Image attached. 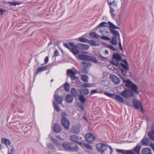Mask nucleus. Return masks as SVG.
Segmentation results:
<instances>
[{
    "label": "nucleus",
    "instance_id": "nucleus-1",
    "mask_svg": "<svg viewBox=\"0 0 154 154\" xmlns=\"http://www.w3.org/2000/svg\"><path fill=\"white\" fill-rule=\"evenodd\" d=\"M124 82L125 83V86L130 88L132 91L129 89H126L121 92V95L125 98H129V97L134 96V93L133 92L137 94H139L138 88L136 85L130 80H124Z\"/></svg>",
    "mask_w": 154,
    "mask_h": 154
},
{
    "label": "nucleus",
    "instance_id": "nucleus-2",
    "mask_svg": "<svg viewBox=\"0 0 154 154\" xmlns=\"http://www.w3.org/2000/svg\"><path fill=\"white\" fill-rule=\"evenodd\" d=\"M104 94L120 103H124L125 102L124 99L119 95H115L114 93L111 94L108 92H105Z\"/></svg>",
    "mask_w": 154,
    "mask_h": 154
},
{
    "label": "nucleus",
    "instance_id": "nucleus-3",
    "mask_svg": "<svg viewBox=\"0 0 154 154\" xmlns=\"http://www.w3.org/2000/svg\"><path fill=\"white\" fill-rule=\"evenodd\" d=\"M107 2L110 7V13L111 14L112 16L114 17L115 15L113 13L115 11V10L112 7V6L113 5L114 7L117 8V3L116 2L115 0H107Z\"/></svg>",
    "mask_w": 154,
    "mask_h": 154
},
{
    "label": "nucleus",
    "instance_id": "nucleus-4",
    "mask_svg": "<svg viewBox=\"0 0 154 154\" xmlns=\"http://www.w3.org/2000/svg\"><path fill=\"white\" fill-rule=\"evenodd\" d=\"M62 118L61 122L62 125L66 129H67V114L65 112H62L61 114Z\"/></svg>",
    "mask_w": 154,
    "mask_h": 154
},
{
    "label": "nucleus",
    "instance_id": "nucleus-5",
    "mask_svg": "<svg viewBox=\"0 0 154 154\" xmlns=\"http://www.w3.org/2000/svg\"><path fill=\"white\" fill-rule=\"evenodd\" d=\"M96 148L98 152L103 153L106 150L107 146L106 145L100 143L96 145Z\"/></svg>",
    "mask_w": 154,
    "mask_h": 154
},
{
    "label": "nucleus",
    "instance_id": "nucleus-6",
    "mask_svg": "<svg viewBox=\"0 0 154 154\" xmlns=\"http://www.w3.org/2000/svg\"><path fill=\"white\" fill-rule=\"evenodd\" d=\"M85 138L87 141L90 143H92L95 139V137L90 133L86 134Z\"/></svg>",
    "mask_w": 154,
    "mask_h": 154
},
{
    "label": "nucleus",
    "instance_id": "nucleus-7",
    "mask_svg": "<svg viewBox=\"0 0 154 154\" xmlns=\"http://www.w3.org/2000/svg\"><path fill=\"white\" fill-rule=\"evenodd\" d=\"M79 147L77 145L74 143H68V151L71 152L77 151Z\"/></svg>",
    "mask_w": 154,
    "mask_h": 154
},
{
    "label": "nucleus",
    "instance_id": "nucleus-8",
    "mask_svg": "<svg viewBox=\"0 0 154 154\" xmlns=\"http://www.w3.org/2000/svg\"><path fill=\"white\" fill-rule=\"evenodd\" d=\"M75 47L81 50H85L88 49L90 47L87 45L78 43L75 45Z\"/></svg>",
    "mask_w": 154,
    "mask_h": 154
},
{
    "label": "nucleus",
    "instance_id": "nucleus-9",
    "mask_svg": "<svg viewBox=\"0 0 154 154\" xmlns=\"http://www.w3.org/2000/svg\"><path fill=\"white\" fill-rule=\"evenodd\" d=\"M82 137H79L75 135H73L71 136L70 137V140L73 142H74L79 144H81L82 142H81Z\"/></svg>",
    "mask_w": 154,
    "mask_h": 154
},
{
    "label": "nucleus",
    "instance_id": "nucleus-10",
    "mask_svg": "<svg viewBox=\"0 0 154 154\" xmlns=\"http://www.w3.org/2000/svg\"><path fill=\"white\" fill-rule=\"evenodd\" d=\"M109 78L111 79L112 82L115 85H118L120 83V79L114 75H110Z\"/></svg>",
    "mask_w": 154,
    "mask_h": 154
},
{
    "label": "nucleus",
    "instance_id": "nucleus-11",
    "mask_svg": "<svg viewBox=\"0 0 154 154\" xmlns=\"http://www.w3.org/2000/svg\"><path fill=\"white\" fill-rule=\"evenodd\" d=\"M54 98L57 103L59 104H62V101L63 100V97L58 94H55L54 95Z\"/></svg>",
    "mask_w": 154,
    "mask_h": 154
},
{
    "label": "nucleus",
    "instance_id": "nucleus-12",
    "mask_svg": "<svg viewBox=\"0 0 154 154\" xmlns=\"http://www.w3.org/2000/svg\"><path fill=\"white\" fill-rule=\"evenodd\" d=\"M75 73L72 69H68V75H70V77L72 80H77L78 79V78L75 76Z\"/></svg>",
    "mask_w": 154,
    "mask_h": 154
},
{
    "label": "nucleus",
    "instance_id": "nucleus-13",
    "mask_svg": "<svg viewBox=\"0 0 154 154\" xmlns=\"http://www.w3.org/2000/svg\"><path fill=\"white\" fill-rule=\"evenodd\" d=\"M116 150L117 152H121L123 154H135L132 150H126L117 149Z\"/></svg>",
    "mask_w": 154,
    "mask_h": 154
},
{
    "label": "nucleus",
    "instance_id": "nucleus-14",
    "mask_svg": "<svg viewBox=\"0 0 154 154\" xmlns=\"http://www.w3.org/2000/svg\"><path fill=\"white\" fill-rule=\"evenodd\" d=\"M53 127L54 131L56 133H59L61 130V128L60 125L57 122L54 123Z\"/></svg>",
    "mask_w": 154,
    "mask_h": 154
},
{
    "label": "nucleus",
    "instance_id": "nucleus-15",
    "mask_svg": "<svg viewBox=\"0 0 154 154\" xmlns=\"http://www.w3.org/2000/svg\"><path fill=\"white\" fill-rule=\"evenodd\" d=\"M133 105L136 109H138L141 106V103L139 100L134 99L133 100Z\"/></svg>",
    "mask_w": 154,
    "mask_h": 154
},
{
    "label": "nucleus",
    "instance_id": "nucleus-16",
    "mask_svg": "<svg viewBox=\"0 0 154 154\" xmlns=\"http://www.w3.org/2000/svg\"><path fill=\"white\" fill-rule=\"evenodd\" d=\"M49 65H46L43 66H40L36 70L35 72L36 75H37L39 72L44 71L47 69Z\"/></svg>",
    "mask_w": 154,
    "mask_h": 154
},
{
    "label": "nucleus",
    "instance_id": "nucleus-17",
    "mask_svg": "<svg viewBox=\"0 0 154 154\" xmlns=\"http://www.w3.org/2000/svg\"><path fill=\"white\" fill-rule=\"evenodd\" d=\"M141 146L140 145H137L133 149H132L133 152L135 154H140V150Z\"/></svg>",
    "mask_w": 154,
    "mask_h": 154
},
{
    "label": "nucleus",
    "instance_id": "nucleus-18",
    "mask_svg": "<svg viewBox=\"0 0 154 154\" xmlns=\"http://www.w3.org/2000/svg\"><path fill=\"white\" fill-rule=\"evenodd\" d=\"M123 62L125 63V64L122 63H121L120 64L122 68L126 70H128L129 68L127 61L125 60H123Z\"/></svg>",
    "mask_w": 154,
    "mask_h": 154
},
{
    "label": "nucleus",
    "instance_id": "nucleus-19",
    "mask_svg": "<svg viewBox=\"0 0 154 154\" xmlns=\"http://www.w3.org/2000/svg\"><path fill=\"white\" fill-rule=\"evenodd\" d=\"M79 92L81 94V95H85L88 94L89 92V90L87 88H81Z\"/></svg>",
    "mask_w": 154,
    "mask_h": 154
},
{
    "label": "nucleus",
    "instance_id": "nucleus-20",
    "mask_svg": "<svg viewBox=\"0 0 154 154\" xmlns=\"http://www.w3.org/2000/svg\"><path fill=\"white\" fill-rule=\"evenodd\" d=\"M76 48H77L75 47V46L74 47L72 48H69L68 46V49L70 50L72 53L74 55H75L78 54L79 53V51Z\"/></svg>",
    "mask_w": 154,
    "mask_h": 154
},
{
    "label": "nucleus",
    "instance_id": "nucleus-21",
    "mask_svg": "<svg viewBox=\"0 0 154 154\" xmlns=\"http://www.w3.org/2000/svg\"><path fill=\"white\" fill-rule=\"evenodd\" d=\"M109 31L111 33L114 35L113 37H116L118 38L120 37V34L118 31L111 29H110Z\"/></svg>",
    "mask_w": 154,
    "mask_h": 154
},
{
    "label": "nucleus",
    "instance_id": "nucleus-22",
    "mask_svg": "<svg viewBox=\"0 0 154 154\" xmlns=\"http://www.w3.org/2000/svg\"><path fill=\"white\" fill-rule=\"evenodd\" d=\"M51 140L55 145H57L59 149L60 150H63L61 148V145L60 144V143L59 142L58 140L54 138H52Z\"/></svg>",
    "mask_w": 154,
    "mask_h": 154
},
{
    "label": "nucleus",
    "instance_id": "nucleus-23",
    "mask_svg": "<svg viewBox=\"0 0 154 154\" xmlns=\"http://www.w3.org/2000/svg\"><path fill=\"white\" fill-rule=\"evenodd\" d=\"M108 23L109 24V30L110 29H111L112 30L113 29H119V28L115 25H114L111 22L109 21H108Z\"/></svg>",
    "mask_w": 154,
    "mask_h": 154
},
{
    "label": "nucleus",
    "instance_id": "nucleus-24",
    "mask_svg": "<svg viewBox=\"0 0 154 154\" xmlns=\"http://www.w3.org/2000/svg\"><path fill=\"white\" fill-rule=\"evenodd\" d=\"M72 130L74 133L77 134L80 131V127L79 125L75 126L73 127Z\"/></svg>",
    "mask_w": 154,
    "mask_h": 154
},
{
    "label": "nucleus",
    "instance_id": "nucleus-25",
    "mask_svg": "<svg viewBox=\"0 0 154 154\" xmlns=\"http://www.w3.org/2000/svg\"><path fill=\"white\" fill-rule=\"evenodd\" d=\"M108 23L106 22H102L98 25L96 27V29H99L102 28L107 26Z\"/></svg>",
    "mask_w": 154,
    "mask_h": 154
},
{
    "label": "nucleus",
    "instance_id": "nucleus-26",
    "mask_svg": "<svg viewBox=\"0 0 154 154\" xmlns=\"http://www.w3.org/2000/svg\"><path fill=\"white\" fill-rule=\"evenodd\" d=\"M142 154H152L151 151L149 148H146L143 149L142 151Z\"/></svg>",
    "mask_w": 154,
    "mask_h": 154
},
{
    "label": "nucleus",
    "instance_id": "nucleus-27",
    "mask_svg": "<svg viewBox=\"0 0 154 154\" xmlns=\"http://www.w3.org/2000/svg\"><path fill=\"white\" fill-rule=\"evenodd\" d=\"M1 142L2 143L5 144L7 146H8L11 143L9 140H7L4 138L2 139Z\"/></svg>",
    "mask_w": 154,
    "mask_h": 154
},
{
    "label": "nucleus",
    "instance_id": "nucleus-28",
    "mask_svg": "<svg viewBox=\"0 0 154 154\" xmlns=\"http://www.w3.org/2000/svg\"><path fill=\"white\" fill-rule=\"evenodd\" d=\"M88 56L86 55H84L82 54H79L78 55V58L81 60H88Z\"/></svg>",
    "mask_w": 154,
    "mask_h": 154
},
{
    "label": "nucleus",
    "instance_id": "nucleus-29",
    "mask_svg": "<svg viewBox=\"0 0 154 154\" xmlns=\"http://www.w3.org/2000/svg\"><path fill=\"white\" fill-rule=\"evenodd\" d=\"M79 100L82 103L84 104L86 101V99L85 97L82 95L80 94L79 96Z\"/></svg>",
    "mask_w": 154,
    "mask_h": 154
},
{
    "label": "nucleus",
    "instance_id": "nucleus-30",
    "mask_svg": "<svg viewBox=\"0 0 154 154\" xmlns=\"http://www.w3.org/2000/svg\"><path fill=\"white\" fill-rule=\"evenodd\" d=\"M87 60H90L95 63H97V61L96 58L94 56H88Z\"/></svg>",
    "mask_w": 154,
    "mask_h": 154
},
{
    "label": "nucleus",
    "instance_id": "nucleus-31",
    "mask_svg": "<svg viewBox=\"0 0 154 154\" xmlns=\"http://www.w3.org/2000/svg\"><path fill=\"white\" fill-rule=\"evenodd\" d=\"M142 144L143 145L148 146L149 145V139L147 138H143L142 141Z\"/></svg>",
    "mask_w": 154,
    "mask_h": 154
},
{
    "label": "nucleus",
    "instance_id": "nucleus-32",
    "mask_svg": "<svg viewBox=\"0 0 154 154\" xmlns=\"http://www.w3.org/2000/svg\"><path fill=\"white\" fill-rule=\"evenodd\" d=\"M113 59L119 61L121 60L122 57L119 54H114L113 55Z\"/></svg>",
    "mask_w": 154,
    "mask_h": 154
},
{
    "label": "nucleus",
    "instance_id": "nucleus-33",
    "mask_svg": "<svg viewBox=\"0 0 154 154\" xmlns=\"http://www.w3.org/2000/svg\"><path fill=\"white\" fill-rule=\"evenodd\" d=\"M148 134L149 138L152 140L154 141V131L152 130L151 131L148 132Z\"/></svg>",
    "mask_w": 154,
    "mask_h": 154
},
{
    "label": "nucleus",
    "instance_id": "nucleus-34",
    "mask_svg": "<svg viewBox=\"0 0 154 154\" xmlns=\"http://www.w3.org/2000/svg\"><path fill=\"white\" fill-rule=\"evenodd\" d=\"M71 92L72 95L74 96H76L78 95L79 93L77 89L75 88L71 89Z\"/></svg>",
    "mask_w": 154,
    "mask_h": 154
},
{
    "label": "nucleus",
    "instance_id": "nucleus-35",
    "mask_svg": "<svg viewBox=\"0 0 154 154\" xmlns=\"http://www.w3.org/2000/svg\"><path fill=\"white\" fill-rule=\"evenodd\" d=\"M81 79L84 82H88V77L86 75H82Z\"/></svg>",
    "mask_w": 154,
    "mask_h": 154
},
{
    "label": "nucleus",
    "instance_id": "nucleus-36",
    "mask_svg": "<svg viewBox=\"0 0 154 154\" xmlns=\"http://www.w3.org/2000/svg\"><path fill=\"white\" fill-rule=\"evenodd\" d=\"M117 38L116 37H113L112 38L111 41V43L114 45H116L117 44Z\"/></svg>",
    "mask_w": 154,
    "mask_h": 154
},
{
    "label": "nucleus",
    "instance_id": "nucleus-37",
    "mask_svg": "<svg viewBox=\"0 0 154 154\" xmlns=\"http://www.w3.org/2000/svg\"><path fill=\"white\" fill-rule=\"evenodd\" d=\"M89 34L90 36L96 38H98L100 37L99 35L98 34L94 32L90 33Z\"/></svg>",
    "mask_w": 154,
    "mask_h": 154
},
{
    "label": "nucleus",
    "instance_id": "nucleus-38",
    "mask_svg": "<svg viewBox=\"0 0 154 154\" xmlns=\"http://www.w3.org/2000/svg\"><path fill=\"white\" fill-rule=\"evenodd\" d=\"M53 103L55 110L57 112H59L60 110L59 106L54 101H53Z\"/></svg>",
    "mask_w": 154,
    "mask_h": 154
},
{
    "label": "nucleus",
    "instance_id": "nucleus-39",
    "mask_svg": "<svg viewBox=\"0 0 154 154\" xmlns=\"http://www.w3.org/2000/svg\"><path fill=\"white\" fill-rule=\"evenodd\" d=\"M88 43L91 46H97L98 45V44L96 43V42L93 40H88Z\"/></svg>",
    "mask_w": 154,
    "mask_h": 154
},
{
    "label": "nucleus",
    "instance_id": "nucleus-40",
    "mask_svg": "<svg viewBox=\"0 0 154 154\" xmlns=\"http://www.w3.org/2000/svg\"><path fill=\"white\" fill-rule=\"evenodd\" d=\"M118 60L113 59L110 62L112 65H114L116 66H118L119 65Z\"/></svg>",
    "mask_w": 154,
    "mask_h": 154
},
{
    "label": "nucleus",
    "instance_id": "nucleus-41",
    "mask_svg": "<svg viewBox=\"0 0 154 154\" xmlns=\"http://www.w3.org/2000/svg\"><path fill=\"white\" fill-rule=\"evenodd\" d=\"M8 4L11 6H16L20 4V3L19 2H8Z\"/></svg>",
    "mask_w": 154,
    "mask_h": 154
},
{
    "label": "nucleus",
    "instance_id": "nucleus-42",
    "mask_svg": "<svg viewBox=\"0 0 154 154\" xmlns=\"http://www.w3.org/2000/svg\"><path fill=\"white\" fill-rule=\"evenodd\" d=\"M82 63L84 65V66L85 67V68H87V67H89L91 65V63L89 62L86 63L85 62L83 61L82 62Z\"/></svg>",
    "mask_w": 154,
    "mask_h": 154
},
{
    "label": "nucleus",
    "instance_id": "nucleus-43",
    "mask_svg": "<svg viewBox=\"0 0 154 154\" xmlns=\"http://www.w3.org/2000/svg\"><path fill=\"white\" fill-rule=\"evenodd\" d=\"M63 148L62 147V146H61V148L63 149L62 150H63V148H64L66 150H67V143L66 142H65L63 143Z\"/></svg>",
    "mask_w": 154,
    "mask_h": 154
},
{
    "label": "nucleus",
    "instance_id": "nucleus-44",
    "mask_svg": "<svg viewBox=\"0 0 154 154\" xmlns=\"http://www.w3.org/2000/svg\"><path fill=\"white\" fill-rule=\"evenodd\" d=\"M73 100V98L72 96L68 94V103L72 102Z\"/></svg>",
    "mask_w": 154,
    "mask_h": 154
},
{
    "label": "nucleus",
    "instance_id": "nucleus-45",
    "mask_svg": "<svg viewBox=\"0 0 154 154\" xmlns=\"http://www.w3.org/2000/svg\"><path fill=\"white\" fill-rule=\"evenodd\" d=\"M79 40L80 42H86L87 40L85 38H84L82 37L79 38Z\"/></svg>",
    "mask_w": 154,
    "mask_h": 154
},
{
    "label": "nucleus",
    "instance_id": "nucleus-46",
    "mask_svg": "<svg viewBox=\"0 0 154 154\" xmlns=\"http://www.w3.org/2000/svg\"><path fill=\"white\" fill-rule=\"evenodd\" d=\"M84 146L87 149H91L92 148V146L88 144L85 143L84 144Z\"/></svg>",
    "mask_w": 154,
    "mask_h": 154
},
{
    "label": "nucleus",
    "instance_id": "nucleus-47",
    "mask_svg": "<svg viewBox=\"0 0 154 154\" xmlns=\"http://www.w3.org/2000/svg\"><path fill=\"white\" fill-rule=\"evenodd\" d=\"M82 86L85 87H91L92 86V85L90 84H85L82 85Z\"/></svg>",
    "mask_w": 154,
    "mask_h": 154
},
{
    "label": "nucleus",
    "instance_id": "nucleus-48",
    "mask_svg": "<svg viewBox=\"0 0 154 154\" xmlns=\"http://www.w3.org/2000/svg\"><path fill=\"white\" fill-rule=\"evenodd\" d=\"M108 48L112 50L113 51H115L116 50L115 48L112 45H107Z\"/></svg>",
    "mask_w": 154,
    "mask_h": 154
},
{
    "label": "nucleus",
    "instance_id": "nucleus-49",
    "mask_svg": "<svg viewBox=\"0 0 154 154\" xmlns=\"http://www.w3.org/2000/svg\"><path fill=\"white\" fill-rule=\"evenodd\" d=\"M59 55V52L56 49L54 52V57H56Z\"/></svg>",
    "mask_w": 154,
    "mask_h": 154
},
{
    "label": "nucleus",
    "instance_id": "nucleus-50",
    "mask_svg": "<svg viewBox=\"0 0 154 154\" xmlns=\"http://www.w3.org/2000/svg\"><path fill=\"white\" fill-rule=\"evenodd\" d=\"M101 38L103 39H104L106 40H109L110 38L107 36H101Z\"/></svg>",
    "mask_w": 154,
    "mask_h": 154
},
{
    "label": "nucleus",
    "instance_id": "nucleus-51",
    "mask_svg": "<svg viewBox=\"0 0 154 154\" xmlns=\"http://www.w3.org/2000/svg\"><path fill=\"white\" fill-rule=\"evenodd\" d=\"M63 88L66 91H67V82H66L63 85Z\"/></svg>",
    "mask_w": 154,
    "mask_h": 154
},
{
    "label": "nucleus",
    "instance_id": "nucleus-52",
    "mask_svg": "<svg viewBox=\"0 0 154 154\" xmlns=\"http://www.w3.org/2000/svg\"><path fill=\"white\" fill-rule=\"evenodd\" d=\"M48 60H49V57H48L47 56L46 57L45 60H44V63L45 64H47L48 62Z\"/></svg>",
    "mask_w": 154,
    "mask_h": 154
},
{
    "label": "nucleus",
    "instance_id": "nucleus-53",
    "mask_svg": "<svg viewBox=\"0 0 154 154\" xmlns=\"http://www.w3.org/2000/svg\"><path fill=\"white\" fill-rule=\"evenodd\" d=\"M47 146H48V147L50 149H51L54 147L53 145L52 144H51V143L48 144L47 145Z\"/></svg>",
    "mask_w": 154,
    "mask_h": 154
},
{
    "label": "nucleus",
    "instance_id": "nucleus-54",
    "mask_svg": "<svg viewBox=\"0 0 154 154\" xmlns=\"http://www.w3.org/2000/svg\"><path fill=\"white\" fill-rule=\"evenodd\" d=\"M14 150V149L12 148L11 149V152H10L9 151H8V154H13V152Z\"/></svg>",
    "mask_w": 154,
    "mask_h": 154
},
{
    "label": "nucleus",
    "instance_id": "nucleus-55",
    "mask_svg": "<svg viewBox=\"0 0 154 154\" xmlns=\"http://www.w3.org/2000/svg\"><path fill=\"white\" fill-rule=\"evenodd\" d=\"M97 92V90H92L90 93V94H95Z\"/></svg>",
    "mask_w": 154,
    "mask_h": 154
},
{
    "label": "nucleus",
    "instance_id": "nucleus-56",
    "mask_svg": "<svg viewBox=\"0 0 154 154\" xmlns=\"http://www.w3.org/2000/svg\"><path fill=\"white\" fill-rule=\"evenodd\" d=\"M79 107L81 109L82 111L84 110V106L83 105L81 104L79 106Z\"/></svg>",
    "mask_w": 154,
    "mask_h": 154
},
{
    "label": "nucleus",
    "instance_id": "nucleus-57",
    "mask_svg": "<svg viewBox=\"0 0 154 154\" xmlns=\"http://www.w3.org/2000/svg\"><path fill=\"white\" fill-rule=\"evenodd\" d=\"M150 146L154 152V144L153 143H150Z\"/></svg>",
    "mask_w": 154,
    "mask_h": 154
},
{
    "label": "nucleus",
    "instance_id": "nucleus-58",
    "mask_svg": "<svg viewBox=\"0 0 154 154\" xmlns=\"http://www.w3.org/2000/svg\"><path fill=\"white\" fill-rule=\"evenodd\" d=\"M108 146L109 148V149H110V154H112L113 152V150L112 149L110 146L109 145H108Z\"/></svg>",
    "mask_w": 154,
    "mask_h": 154
},
{
    "label": "nucleus",
    "instance_id": "nucleus-59",
    "mask_svg": "<svg viewBox=\"0 0 154 154\" xmlns=\"http://www.w3.org/2000/svg\"><path fill=\"white\" fill-rule=\"evenodd\" d=\"M6 11L5 10H3V9H0V15H2L3 13L5 12Z\"/></svg>",
    "mask_w": 154,
    "mask_h": 154
},
{
    "label": "nucleus",
    "instance_id": "nucleus-60",
    "mask_svg": "<svg viewBox=\"0 0 154 154\" xmlns=\"http://www.w3.org/2000/svg\"><path fill=\"white\" fill-rule=\"evenodd\" d=\"M69 45L70 46L72 47V48L73 47H75L74 44L73 43H72V42H70L69 43Z\"/></svg>",
    "mask_w": 154,
    "mask_h": 154
},
{
    "label": "nucleus",
    "instance_id": "nucleus-61",
    "mask_svg": "<svg viewBox=\"0 0 154 154\" xmlns=\"http://www.w3.org/2000/svg\"><path fill=\"white\" fill-rule=\"evenodd\" d=\"M122 72V74L124 75H125L126 74V72L122 69H121Z\"/></svg>",
    "mask_w": 154,
    "mask_h": 154
},
{
    "label": "nucleus",
    "instance_id": "nucleus-62",
    "mask_svg": "<svg viewBox=\"0 0 154 154\" xmlns=\"http://www.w3.org/2000/svg\"><path fill=\"white\" fill-rule=\"evenodd\" d=\"M104 30H105V29H104L103 30H101V29H100L99 30V32L101 34H103V32H104Z\"/></svg>",
    "mask_w": 154,
    "mask_h": 154
},
{
    "label": "nucleus",
    "instance_id": "nucleus-63",
    "mask_svg": "<svg viewBox=\"0 0 154 154\" xmlns=\"http://www.w3.org/2000/svg\"><path fill=\"white\" fill-rule=\"evenodd\" d=\"M63 45L67 48V43H64Z\"/></svg>",
    "mask_w": 154,
    "mask_h": 154
},
{
    "label": "nucleus",
    "instance_id": "nucleus-64",
    "mask_svg": "<svg viewBox=\"0 0 154 154\" xmlns=\"http://www.w3.org/2000/svg\"><path fill=\"white\" fill-rule=\"evenodd\" d=\"M140 108L141 112L143 113L144 112V110L142 106H141Z\"/></svg>",
    "mask_w": 154,
    "mask_h": 154
}]
</instances>
